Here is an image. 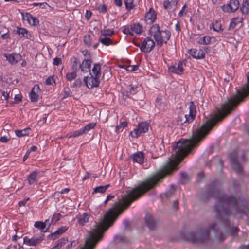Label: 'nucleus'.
Segmentation results:
<instances>
[{
	"label": "nucleus",
	"instance_id": "obj_1",
	"mask_svg": "<svg viewBox=\"0 0 249 249\" xmlns=\"http://www.w3.org/2000/svg\"><path fill=\"white\" fill-rule=\"evenodd\" d=\"M216 184L217 182L214 181L207 186L206 191L201 196V200L207 202L212 197L217 199L214 207V211L217 218L223 224V227H219L221 228L223 233V229L224 228L225 232L234 235L238 231L236 227L233 226L230 220L231 215L234 216L238 213L248 215L249 214V209L244 206L239 207L234 197L228 196L224 194H221L216 187Z\"/></svg>",
	"mask_w": 249,
	"mask_h": 249
},
{
	"label": "nucleus",
	"instance_id": "obj_2",
	"mask_svg": "<svg viewBox=\"0 0 249 249\" xmlns=\"http://www.w3.org/2000/svg\"><path fill=\"white\" fill-rule=\"evenodd\" d=\"M210 230L214 232L215 238L218 241L224 240V235L217 222L210 224L208 227H201L195 232L185 233L183 238L192 243H204L211 239Z\"/></svg>",
	"mask_w": 249,
	"mask_h": 249
},
{
	"label": "nucleus",
	"instance_id": "obj_3",
	"mask_svg": "<svg viewBox=\"0 0 249 249\" xmlns=\"http://www.w3.org/2000/svg\"><path fill=\"white\" fill-rule=\"evenodd\" d=\"M92 72L93 74L89 73L90 76H86L84 78V81L89 89L99 86V78L101 75V65L99 63L94 64Z\"/></svg>",
	"mask_w": 249,
	"mask_h": 249
},
{
	"label": "nucleus",
	"instance_id": "obj_4",
	"mask_svg": "<svg viewBox=\"0 0 249 249\" xmlns=\"http://www.w3.org/2000/svg\"><path fill=\"white\" fill-rule=\"evenodd\" d=\"M171 36L170 32L168 30H161L158 35L154 36V38L157 45L160 47L162 46L163 43H166Z\"/></svg>",
	"mask_w": 249,
	"mask_h": 249
},
{
	"label": "nucleus",
	"instance_id": "obj_5",
	"mask_svg": "<svg viewBox=\"0 0 249 249\" xmlns=\"http://www.w3.org/2000/svg\"><path fill=\"white\" fill-rule=\"evenodd\" d=\"M44 235L42 233L39 236H34L31 238H29L27 236H25L23 239V242L29 246H36L44 240Z\"/></svg>",
	"mask_w": 249,
	"mask_h": 249
},
{
	"label": "nucleus",
	"instance_id": "obj_6",
	"mask_svg": "<svg viewBox=\"0 0 249 249\" xmlns=\"http://www.w3.org/2000/svg\"><path fill=\"white\" fill-rule=\"evenodd\" d=\"M149 129V124L146 122H141L138 124V127L131 132L130 135L132 137L137 138L141 133H145Z\"/></svg>",
	"mask_w": 249,
	"mask_h": 249
},
{
	"label": "nucleus",
	"instance_id": "obj_7",
	"mask_svg": "<svg viewBox=\"0 0 249 249\" xmlns=\"http://www.w3.org/2000/svg\"><path fill=\"white\" fill-rule=\"evenodd\" d=\"M155 46L154 41L149 37H146L141 46V51L143 53H149Z\"/></svg>",
	"mask_w": 249,
	"mask_h": 249
},
{
	"label": "nucleus",
	"instance_id": "obj_8",
	"mask_svg": "<svg viewBox=\"0 0 249 249\" xmlns=\"http://www.w3.org/2000/svg\"><path fill=\"white\" fill-rule=\"evenodd\" d=\"M156 18L157 14L152 8H150L145 15V20L149 24L153 23L156 19Z\"/></svg>",
	"mask_w": 249,
	"mask_h": 249
},
{
	"label": "nucleus",
	"instance_id": "obj_9",
	"mask_svg": "<svg viewBox=\"0 0 249 249\" xmlns=\"http://www.w3.org/2000/svg\"><path fill=\"white\" fill-rule=\"evenodd\" d=\"M189 53L194 58L201 59L205 57V53L201 49H191L189 51Z\"/></svg>",
	"mask_w": 249,
	"mask_h": 249
},
{
	"label": "nucleus",
	"instance_id": "obj_10",
	"mask_svg": "<svg viewBox=\"0 0 249 249\" xmlns=\"http://www.w3.org/2000/svg\"><path fill=\"white\" fill-rule=\"evenodd\" d=\"M92 63L90 59H85L83 61L82 63L79 65V68L81 71L83 72H86L90 71V68Z\"/></svg>",
	"mask_w": 249,
	"mask_h": 249
},
{
	"label": "nucleus",
	"instance_id": "obj_11",
	"mask_svg": "<svg viewBox=\"0 0 249 249\" xmlns=\"http://www.w3.org/2000/svg\"><path fill=\"white\" fill-rule=\"evenodd\" d=\"M169 71L172 73H175L178 74H181L183 71V68L182 67V63L179 62L177 66H171L169 67Z\"/></svg>",
	"mask_w": 249,
	"mask_h": 249
},
{
	"label": "nucleus",
	"instance_id": "obj_12",
	"mask_svg": "<svg viewBox=\"0 0 249 249\" xmlns=\"http://www.w3.org/2000/svg\"><path fill=\"white\" fill-rule=\"evenodd\" d=\"M23 19L28 21V23L32 25L36 26L38 24L39 20L37 18L33 17L31 14L27 13L25 16H23Z\"/></svg>",
	"mask_w": 249,
	"mask_h": 249
},
{
	"label": "nucleus",
	"instance_id": "obj_13",
	"mask_svg": "<svg viewBox=\"0 0 249 249\" xmlns=\"http://www.w3.org/2000/svg\"><path fill=\"white\" fill-rule=\"evenodd\" d=\"M68 228L64 226V227H61L59 228L57 231H56L55 232L52 233L50 235H49V237L52 240H54L56 238H57L58 236H59L60 235L63 234L64 232H65Z\"/></svg>",
	"mask_w": 249,
	"mask_h": 249
},
{
	"label": "nucleus",
	"instance_id": "obj_14",
	"mask_svg": "<svg viewBox=\"0 0 249 249\" xmlns=\"http://www.w3.org/2000/svg\"><path fill=\"white\" fill-rule=\"evenodd\" d=\"M47 224L48 225L47 230H48L51 226V223L49 220H45L44 222L41 221H36L35 223L34 226L36 228L41 230L42 231L45 232L46 231V230L44 231L43 230L46 228V226Z\"/></svg>",
	"mask_w": 249,
	"mask_h": 249
},
{
	"label": "nucleus",
	"instance_id": "obj_15",
	"mask_svg": "<svg viewBox=\"0 0 249 249\" xmlns=\"http://www.w3.org/2000/svg\"><path fill=\"white\" fill-rule=\"evenodd\" d=\"M193 120H190V117L188 115L180 114L178 117L177 121L178 124H183L186 123H189Z\"/></svg>",
	"mask_w": 249,
	"mask_h": 249
},
{
	"label": "nucleus",
	"instance_id": "obj_16",
	"mask_svg": "<svg viewBox=\"0 0 249 249\" xmlns=\"http://www.w3.org/2000/svg\"><path fill=\"white\" fill-rule=\"evenodd\" d=\"M134 162L141 164L143 162V154L142 152H138L132 155Z\"/></svg>",
	"mask_w": 249,
	"mask_h": 249
},
{
	"label": "nucleus",
	"instance_id": "obj_17",
	"mask_svg": "<svg viewBox=\"0 0 249 249\" xmlns=\"http://www.w3.org/2000/svg\"><path fill=\"white\" fill-rule=\"evenodd\" d=\"M90 216V214L87 213H84L82 214H80L77 217L79 223L82 225H84L88 222Z\"/></svg>",
	"mask_w": 249,
	"mask_h": 249
},
{
	"label": "nucleus",
	"instance_id": "obj_18",
	"mask_svg": "<svg viewBox=\"0 0 249 249\" xmlns=\"http://www.w3.org/2000/svg\"><path fill=\"white\" fill-rule=\"evenodd\" d=\"M145 223L147 227L150 229H153L155 227V222L153 216L147 215L145 218Z\"/></svg>",
	"mask_w": 249,
	"mask_h": 249
},
{
	"label": "nucleus",
	"instance_id": "obj_19",
	"mask_svg": "<svg viewBox=\"0 0 249 249\" xmlns=\"http://www.w3.org/2000/svg\"><path fill=\"white\" fill-rule=\"evenodd\" d=\"M196 114V107L193 101L190 102L189 106V114L188 115L190 117V120H194Z\"/></svg>",
	"mask_w": 249,
	"mask_h": 249
},
{
	"label": "nucleus",
	"instance_id": "obj_20",
	"mask_svg": "<svg viewBox=\"0 0 249 249\" xmlns=\"http://www.w3.org/2000/svg\"><path fill=\"white\" fill-rule=\"evenodd\" d=\"M39 89V87L38 85H35L32 89L30 93V99L32 102H36L38 100V95L36 93L35 91L38 90Z\"/></svg>",
	"mask_w": 249,
	"mask_h": 249
},
{
	"label": "nucleus",
	"instance_id": "obj_21",
	"mask_svg": "<svg viewBox=\"0 0 249 249\" xmlns=\"http://www.w3.org/2000/svg\"><path fill=\"white\" fill-rule=\"evenodd\" d=\"M31 131L30 128H27L23 130H16L15 132L16 136L18 137H22L25 136H27L29 134Z\"/></svg>",
	"mask_w": 249,
	"mask_h": 249
},
{
	"label": "nucleus",
	"instance_id": "obj_22",
	"mask_svg": "<svg viewBox=\"0 0 249 249\" xmlns=\"http://www.w3.org/2000/svg\"><path fill=\"white\" fill-rule=\"evenodd\" d=\"M231 160L234 169L238 173H242L243 168L238 163L235 157H231Z\"/></svg>",
	"mask_w": 249,
	"mask_h": 249
},
{
	"label": "nucleus",
	"instance_id": "obj_23",
	"mask_svg": "<svg viewBox=\"0 0 249 249\" xmlns=\"http://www.w3.org/2000/svg\"><path fill=\"white\" fill-rule=\"evenodd\" d=\"M15 31L19 35L20 37H26L27 38H29L28 36V32L26 29L17 27Z\"/></svg>",
	"mask_w": 249,
	"mask_h": 249
},
{
	"label": "nucleus",
	"instance_id": "obj_24",
	"mask_svg": "<svg viewBox=\"0 0 249 249\" xmlns=\"http://www.w3.org/2000/svg\"><path fill=\"white\" fill-rule=\"evenodd\" d=\"M240 10L243 14H247L249 12V1L243 0Z\"/></svg>",
	"mask_w": 249,
	"mask_h": 249
},
{
	"label": "nucleus",
	"instance_id": "obj_25",
	"mask_svg": "<svg viewBox=\"0 0 249 249\" xmlns=\"http://www.w3.org/2000/svg\"><path fill=\"white\" fill-rule=\"evenodd\" d=\"M37 176V172L36 171H33L32 173H31L28 178V182L30 185L33 184L34 182L36 180V177Z\"/></svg>",
	"mask_w": 249,
	"mask_h": 249
},
{
	"label": "nucleus",
	"instance_id": "obj_26",
	"mask_svg": "<svg viewBox=\"0 0 249 249\" xmlns=\"http://www.w3.org/2000/svg\"><path fill=\"white\" fill-rule=\"evenodd\" d=\"M178 0H166L164 2V7L167 9L170 8V7L174 6H176L178 3Z\"/></svg>",
	"mask_w": 249,
	"mask_h": 249
},
{
	"label": "nucleus",
	"instance_id": "obj_27",
	"mask_svg": "<svg viewBox=\"0 0 249 249\" xmlns=\"http://www.w3.org/2000/svg\"><path fill=\"white\" fill-rule=\"evenodd\" d=\"M84 134H85L84 131L83 130L82 128H81L79 130L71 132L70 133L68 134L67 135V137L68 138L76 137L81 136Z\"/></svg>",
	"mask_w": 249,
	"mask_h": 249
},
{
	"label": "nucleus",
	"instance_id": "obj_28",
	"mask_svg": "<svg viewBox=\"0 0 249 249\" xmlns=\"http://www.w3.org/2000/svg\"><path fill=\"white\" fill-rule=\"evenodd\" d=\"M131 30L137 34H141L143 31L142 27L139 23L134 24L131 26Z\"/></svg>",
	"mask_w": 249,
	"mask_h": 249
},
{
	"label": "nucleus",
	"instance_id": "obj_29",
	"mask_svg": "<svg viewBox=\"0 0 249 249\" xmlns=\"http://www.w3.org/2000/svg\"><path fill=\"white\" fill-rule=\"evenodd\" d=\"M110 186L109 184H107L105 186H100L96 187L94 189L93 193H104L106 192V191L107 190L108 187Z\"/></svg>",
	"mask_w": 249,
	"mask_h": 249
},
{
	"label": "nucleus",
	"instance_id": "obj_30",
	"mask_svg": "<svg viewBox=\"0 0 249 249\" xmlns=\"http://www.w3.org/2000/svg\"><path fill=\"white\" fill-rule=\"evenodd\" d=\"M136 88H134V87H131L129 92L126 91L123 92L124 99L125 100L127 97H129V95H134L136 93Z\"/></svg>",
	"mask_w": 249,
	"mask_h": 249
},
{
	"label": "nucleus",
	"instance_id": "obj_31",
	"mask_svg": "<svg viewBox=\"0 0 249 249\" xmlns=\"http://www.w3.org/2000/svg\"><path fill=\"white\" fill-rule=\"evenodd\" d=\"M180 178L182 183H187L191 178V177L186 173H182L180 174Z\"/></svg>",
	"mask_w": 249,
	"mask_h": 249
},
{
	"label": "nucleus",
	"instance_id": "obj_32",
	"mask_svg": "<svg viewBox=\"0 0 249 249\" xmlns=\"http://www.w3.org/2000/svg\"><path fill=\"white\" fill-rule=\"evenodd\" d=\"M175 189L174 188L173 186H171L170 189L165 193L166 198L170 199L175 195Z\"/></svg>",
	"mask_w": 249,
	"mask_h": 249
},
{
	"label": "nucleus",
	"instance_id": "obj_33",
	"mask_svg": "<svg viewBox=\"0 0 249 249\" xmlns=\"http://www.w3.org/2000/svg\"><path fill=\"white\" fill-rule=\"evenodd\" d=\"M229 3L231 6L232 7L231 9L232 11L235 12L238 9L239 6V2L238 0H230Z\"/></svg>",
	"mask_w": 249,
	"mask_h": 249
},
{
	"label": "nucleus",
	"instance_id": "obj_34",
	"mask_svg": "<svg viewBox=\"0 0 249 249\" xmlns=\"http://www.w3.org/2000/svg\"><path fill=\"white\" fill-rule=\"evenodd\" d=\"M159 26L157 24L153 25L150 29V32L151 35L153 34V36L158 34L160 32Z\"/></svg>",
	"mask_w": 249,
	"mask_h": 249
},
{
	"label": "nucleus",
	"instance_id": "obj_35",
	"mask_svg": "<svg viewBox=\"0 0 249 249\" xmlns=\"http://www.w3.org/2000/svg\"><path fill=\"white\" fill-rule=\"evenodd\" d=\"M76 71H73L72 72H68L66 75L67 80L71 81L75 79L77 76Z\"/></svg>",
	"mask_w": 249,
	"mask_h": 249
},
{
	"label": "nucleus",
	"instance_id": "obj_36",
	"mask_svg": "<svg viewBox=\"0 0 249 249\" xmlns=\"http://www.w3.org/2000/svg\"><path fill=\"white\" fill-rule=\"evenodd\" d=\"M99 41L101 42L103 44L108 46L110 44H112V40L108 37L105 36L104 38L100 37L99 39Z\"/></svg>",
	"mask_w": 249,
	"mask_h": 249
},
{
	"label": "nucleus",
	"instance_id": "obj_37",
	"mask_svg": "<svg viewBox=\"0 0 249 249\" xmlns=\"http://www.w3.org/2000/svg\"><path fill=\"white\" fill-rule=\"evenodd\" d=\"M126 9L128 11H130V10L132 9L134 7V5L133 4V1L134 0H124Z\"/></svg>",
	"mask_w": 249,
	"mask_h": 249
},
{
	"label": "nucleus",
	"instance_id": "obj_38",
	"mask_svg": "<svg viewBox=\"0 0 249 249\" xmlns=\"http://www.w3.org/2000/svg\"><path fill=\"white\" fill-rule=\"evenodd\" d=\"M96 126V123H91L82 128L85 134L88 133L90 129H93Z\"/></svg>",
	"mask_w": 249,
	"mask_h": 249
},
{
	"label": "nucleus",
	"instance_id": "obj_39",
	"mask_svg": "<svg viewBox=\"0 0 249 249\" xmlns=\"http://www.w3.org/2000/svg\"><path fill=\"white\" fill-rule=\"evenodd\" d=\"M4 56L6 58V59L10 63H16L18 61L16 60L15 55L11 54H5Z\"/></svg>",
	"mask_w": 249,
	"mask_h": 249
},
{
	"label": "nucleus",
	"instance_id": "obj_40",
	"mask_svg": "<svg viewBox=\"0 0 249 249\" xmlns=\"http://www.w3.org/2000/svg\"><path fill=\"white\" fill-rule=\"evenodd\" d=\"M211 42V37L206 36L200 38L198 41L200 44H208Z\"/></svg>",
	"mask_w": 249,
	"mask_h": 249
},
{
	"label": "nucleus",
	"instance_id": "obj_41",
	"mask_svg": "<svg viewBox=\"0 0 249 249\" xmlns=\"http://www.w3.org/2000/svg\"><path fill=\"white\" fill-rule=\"evenodd\" d=\"M84 42L85 45L89 47L91 43V37L90 35H85L84 37Z\"/></svg>",
	"mask_w": 249,
	"mask_h": 249
},
{
	"label": "nucleus",
	"instance_id": "obj_42",
	"mask_svg": "<svg viewBox=\"0 0 249 249\" xmlns=\"http://www.w3.org/2000/svg\"><path fill=\"white\" fill-rule=\"evenodd\" d=\"M68 242V239L67 238H62L59 239L56 243L58 248H60Z\"/></svg>",
	"mask_w": 249,
	"mask_h": 249
},
{
	"label": "nucleus",
	"instance_id": "obj_43",
	"mask_svg": "<svg viewBox=\"0 0 249 249\" xmlns=\"http://www.w3.org/2000/svg\"><path fill=\"white\" fill-rule=\"evenodd\" d=\"M73 60L71 69L74 71H77L78 70V59L75 57H73L71 61Z\"/></svg>",
	"mask_w": 249,
	"mask_h": 249
},
{
	"label": "nucleus",
	"instance_id": "obj_44",
	"mask_svg": "<svg viewBox=\"0 0 249 249\" xmlns=\"http://www.w3.org/2000/svg\"><path fill=\"white\" fill-rule=\"evenodd\" d=\"M214 31L218 32L219 31L222 30L221 29V24L217 21H215L212 24Z\"/></svg>",
	"mask_w": 249,
	"mask_h": 249
},
{
	"label": "nucleus",
	"instance_id": "obj_45",
	"mask_svg": "<svg viewBox=\"0 0 249 249\" xmlns=\"http://www.w3.org/2000/svg\"><path fill=\"white\" fill-rule=\"evenodd\" d=\"M221 8L222 9V10L225 12H234V11H232V10L231 9L232 7L231 6L230 3L226 5H224L222 6Z\"/></svg>",
	"mask_w": 249,
	"mask_h": 249
},
{
	"label": "nucleus",
	"instance_id": "obj_46",
	"mask_svg": "<svg viewBox=\"0 0 249 249\" xmlns=\"http://www.w3.org/2000/svg\"><path fill=\"white\" fill-rule=\"evenodd\" d=\"M61 217V215L60 213H56V214H53V215L52 217V221L50 223H51L54 222L55 223L57 222L58 221H59Z\"/></svg>",
	"mask_w": 249,
	"mask_h": 249
},
{
	"label": "nucleus",
	"instance_id": "obj_47",
	"mask_svg": "<svg viewBox=\"0 0 249 249\" xmlns=\"http://www.w3.org/2000/svg\"><path fill=\"white\" fill-rule=\"evenodd\" d=\"M138 65H129L127 67H126V70L129 71H133L137 70L138 69Z\"/></svg>",
	"mask_w": 249,
	"mask_h": 249
},
{
	"label": "nucleus",
	"instance_id": "obj_48",
	"mask_svg": "<svg viewBox=\"0 0 249 249\" xmlns=\"http://www.w3.org/2000/svg\"><path fill=\"white\" fill-rule=\"evenodd\" d=\"M127 125V123L126 122H121L119 125L116 126L115 131L117 132L119 131L120 128H124Z\"/></svg>",
	"mask_w": 249,
	"mask_h": 249
},
{
	"label": "nucleus",
	"instance_id": "obj_49",
	"mask_svg": "<svg viewBox=\"0 0 249 249\" xmlns=\"http://www.w3.org/2000/svg\"><path fill=\"white\" fill-rule=\"evenodd\" d=\"M102 33V35L104 36L107 37V36H111L112 35L114 34V31L110 30H105L104 31H101Z\"/></svg>",
	"mask_w": 249,
	"mask_h": 249
},
{
	"label": "nucleus",
	"instance_id": "obj_50",
	"mask_svg": "<svg viewBox=\"0 0 249 249\" xmlns=\"http://www.w3.org/2000/svg\"><path fill=\"white\" fill-rule=\"evenodd\" d=\"M53 83H55V80L53 76L48 77L45 81V83L47 85H53Z\"/></svg>",
	"mask_w": 249,
	"mask_h": 249
},
{
	"label": "nucleus",
	"instance_id": "obj_51",
	"mask_svg": "<svg viewBox=\"0 0 249 249\" xmlns=\"http://www.w3.org/2000/svg\"><path fill=\"white\" fill-rule=\"evenodd\" d=\"M82 84V81L80 78L75 80L73 83V86L75 87H79Z\"/></svg>",
	"mask_w": 249,
	"mask_h": 249
},
{
	"label": "nucleus",
	"instance_id": "obj_52",
	"mask_svg": "<svg viewBox=\"0 0 249 249\" xmlns=\"http://www.w3.org/2000/svg\"><path fill=\"white\" fill-rule=\"evenodd\" d=\"M62 62L61 58L56 57L53 59V64L55 66H58Z\"/></svg>",
	"mask_w": 249,
	"mask_h": 249
},
{
	"label": "nucleus",
	"instance_id": "obj_53",
	"mask_svg": "<svg viewBox=\"0 0 249 249\" xmlns=\"http://www.w3.org/2000/svg\"><path fill=\"white\" fill-rule=\"evenodd\" d=\"M77 242L76 241H72L70 244L67 246L66 249H71L72 247H75L77 245Z\"/></svg>",
	"mask_w": 249,
	"mask_h": 249
},
{
	"label": "nucleus",
	"instance_id": "obj_54",
	"mask_svg": "<svg viewBox=\"0 0 249 249\" xmlns=\"http://www.w3.org/2000/svg\"><path fill=\"white\" fill-rule=\"evenodd\" d=\"M172 208L175 211H177L178 209V199L173 201V205H172Z\"/></svg>",
	"mask_w": 249,
	"mask_h": 249
},
{
	"label": "nucleus",
	"instance_id": "obj_55",
	"mask_svg": "<svg viewBox=\"0 0 249 249\" xmlns=\"http://www.w3.org/2000/svg\"><path fill=\"white\" fill-rule=\"evenodd\" d=\"M99 10L100 12L105 13L107 11V7L104 4L100 5L99 7Z\"/></svg>",
	"mask_w": 249,
	"mask_h": 249
},
{
	"label": "nucleus",
	"instance_id": "obj_56",
	"mask_svg": "<svg viewBox=\"0 0 249 249\" xmlns=\"http://www.w3.org/2000/svg\"><path fill=\"white\" fill-rule=\"evenodd\" d=\"M14 99L16 102L19 103L22 101V96L21 95H16Z\"/></svg>",
	"mask_w": 249,
	"mask_h": 249
},
{
	"label": "nucleus",
	"instance_id": "obj_57",
	"mask_svg": "<svg viewBox=\"0 0 249 249\" xmlns=\"http://www.w3.org/2000/svg\"><path fill=\"white\" fill-rule=\"evenodd\" d=\"M29 199V198H28L26 199H24L22 201H21L19 202L18 204H19V207H22V206H24L25 205L27 201Z\"/></svg>",
	"mask_w": 249,
	"mask_h": 249
},
{
	"label": "nucleus",
	"instance_id": "obj_58",
	"mask_svg": "<svg viewBox=\"0 0 249 249\" xmlns=\"http://www.w3.org/2000/svg\"><path fill=\"white\" fill-rule=\"evenodd\" d=\"M0 140L1 142L5 143L9 140V139L6 136H3L0 138Z\"/></svg>",
	"mask_w": 249,
	"mask_h": 249
},
{
	"label": "nucleus",
	"instance_id": "obj_59",
	"mask_svg": "<svg viewBox=\"0 0 249 249\" xmlns=\"http://www.w3.org/2000/svg\"><path fill=\"white\" fill-rule=\"evenodd\" d=\"M123 32L125 34L132 35L129 28H124L123 29Z\"/></svg>",
	"mask_w": 249,
	"mask_h": 249
},
{
	"label": "nucleus",
	"instance_id": "obj_60",
	"mask_svg": "<svg viewBox=\"0 0 249 249\" xmlns=\"http://www.w3.org/2000/svg\"><path fill=\"white\" fill-rule=\"evenodd\" d=\"M114 3L117 6L120 7L122 4V0H114Z\"/></svg>",
	"mask_w": 249,
	"mask_h": 249
},
{
	"label": "nucleus",
	"instance_id": "obj_61",
	"mask_svg": "<svg viewBox=\"0 0 249 249\" xmlns=\"http://www.w3.org/2000/svg\"><path fill=\"white\" fill-rule=\"evenodd\" d=\"M237 24H236V21H234L233 20H232L231 22V24L230 25V28H232V29H233L237 25Z\"/></svg>",
	"mask_w": 249,
	"mask_h": 249
},
{
	"label": "nucleus",
	"instance_id": "obj_62",
	"mask_svg": "<svg viewBox=\"0 0 249 249\" xmlns=\"http://www.w3.org/2000/svg\"><path fill=\"white\" fill-rule=\"evenodd\" d=\"M243 18H236L233 19V21H236V24H238V23H242Z\"/></svg>",
	"mask_w": 249,
	"mask_h": 249
},
{
	"label": "nucleus",
	"instance_id": "obj_63",
	"mask_svg": "<svg viewBox=\"0 0 249 249\" xmlns=\"http://www.w3.org/2000/svg\"><path fill=\"white\" fill-rule=\"evenodd\" d=\"M2 95L3 96V97H4L5 100H8V99L9 98V93L7 92L3 91Z\"/></svg>",
	"mask_w": 249,
	"mask_h": 249
},
{
	"label": "nucleus",
	"instance_id": "obj_64",
	"mask_svg": "<svg viewBox=\"0 0 249 249\" xmlns=\"http://www.w3.org/2000/svg\"><path fill=\"white\" fill-rule=\"evenodd\" d=\"M239 249H249V244L248 245H243L240 246Z\"/></svg>",
	"mask_w": 249,
	"mask_h": 249
}]
</instances>
